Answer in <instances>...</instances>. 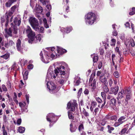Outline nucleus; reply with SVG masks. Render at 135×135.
<instances>
[{
	"label": "nucleus",
	"mask_w": 135,
	"mask_h": 135,
	"mask_svg": "<svg viewBox=\"0 0 135 135\" xmlns=\"http://www.w3.org/2000/svg\"><path fill=\"white\" fill-rule=\"evenodd\" d=\"M65 67L62 66H60L59 67H57L55 69L54 71L51 70V67H50L49 69L46 76V79L50 80L52 78L54 79L56 78V76L59 73L61 75H64L65 74L64 71Z\"/></svg>",
	"instance_id": "1"
},
{
	"label": "nucleus",
	"mask_w": 135,
	"mask_h": 135,
	"mask_svg": "<svg viewBox=\"0 0 135 135\" xmlns=\"http://www.w3.org/2000/svg\"><path fill=\"white\" fill-rule=\"evenodd\" d=\"M29 21L31 26L35 30L39 32H43L44 28L42 27L38 26V22L36 18L31 17Z\"/></svg>",
	"instance_id": "2"
},
{
	"label": "nucleus",
	"mask_w": 135,
	"mask_h": 135,
	"mask_svg": "<svg viewBox=\"0 0 135 135\" xmlns=\"http://www.w3.org/2000/svg\"><path fill=\"white\" fill-rule=\"evenodd\" d=\"M95 19V15L93 13H89L85 16V22L87 24L92 25Z\"/></svg>",
	"instance_id": "3"
},
{
	"label": "nucleus",
	"mask_w": 135,
	"mask_h": 135,
	"mask_svg": "<svg viewBox=\"0 0 135 135\" xmlns=\"http://www.w3.org/2000/svg\"><path fill=\"white\" fill-rule=\"evenodd\" d=\"M23 33L27 34L28 38V40L32 39L33 37L35 36V32L32 31L31 27L28 26L25 28Z\"/></svg>",
	"instance_id": "4"
},
{
	"label": "nucleus",
	"mask_w": 135,
	"mask_h": 135,
	"mask_svg": "<svg viewBox=\"0 0 135 135\" xmlns=\"http://www.w3.org/2000/svg\"><path fill=\"white\" fill-rule=\"evenodd\" d=\"M43 36L41 34H38L36 36H34L33 37L32 39L28 40V42L30 44L37 43L40 42Z\"/></svg>",
	"instance_id": "5"
},
{
	"label": "nucleus",
	"mask_w": 135,
	"mask_h": 135,
	"mask_svg": "<svg viewBox=\"0 0 135 135\" xmlns=\"http://www.w3.org/2000/svg\"><path fill=\"white\" fill-rule=\"evenodd\" d=\"M125 92L126 95L125 101L123 102V105H126L128 104V101L131 98L132 96L131 91L129 88L125 89Z\"/></svg>",
	"instance_id": "6"
},
{
	"label": "nucleus",
	"mask_w": 135,
	"mask_h": 135,
	"mask_svg": "<svg viewBox=\"0 0 135 135\" xmlns=\"http://www.w3.org/2000/svg\"><path fill=\"white\" fill-rule=\"evenodd\" d=\"M77 105V104L75 101H74L72 103H71L70 102L68 103L67 105V108L68 109L71 108V111H74L75 110V108Z\"/></svg>",
	"instance_id": "7"
},
{
	"label": "nucleus",
	"mask_w": 135,
	"mask_h": 135,
	"mask_svg": "<svg viewBox=\"0 0 135 135\" xmlns=\"http://www.w3.org/2000/svg\"><path fill=\"white\" fill-rule=\"evenodd\" d=\"M126 119L125 116L121 117L118 120V122L115 123L114 125L115 127H118L125 122V119Z\"/></svg>",
	"instance_id": "8"
},
{
	"label": "nucleus",
	"mask_w": 135,
	"mask_h": 135,
	"mask_svg": "<svg viewBox=\"0 0 135 135\" xmlns=\"http://www.w3.org/2000/svg\"><path fill=\"white\" fill-rule=\"evenodd\" d=\"M47 87L50 91H52L56 88V86L53 82L48 81L47 84Z\"/></svg>",
	"instance_id": "9"
},
{
	"label": "nucleus",
	"mask_w": 135,
	"mask_h": 135,
	"mask_svg": "<svg viewBox=\"0 0 135 135\" xmlns=\"http://www.w3.org/2000/svg\"><path fill=\"white\" fill-rule=\"evenodd\" d=\"M50 116H52V118H49L48 117H47L46 118L47 120L48 121L50 122V124L52 123H54L55 122V115L53 113H50ZM50 126H51L50 124Z\"/></svg>",
	"instance_id": "10"
},
{
	"label": "nucleus",
	"mask_w": 135,
	"mask_h": 135,
	"mask_svg": "<svg viewBox=\"0 0 135 135\" xmlns=\"http://www.w3.org/2000/svg\"><path fill=\"white\" fill-rule=\"evenodd\" d=\"M96 80L95 79H94L90 83H89L90 85L92 87L91 90L92 92L94 91L95 89L96 88Z\"/></svg>",
	"instance_id": "11"
},
{
	"label": "nucleus",
	"mask_w": 135,
	"mask_h": 135,
	"mask_svg": "<svg viewBox=\"0 0 135 135\" xmlns=\"http://www.w3.org/2000/svg\"><path fill=\"white\" fill-rule=\"evenodd\" d=\"M119 90V87L118 86H116L114 87H112L111 88L110 94H114L115 95L117 94Z\"/></svg>",
	"instance_id": "12"
},
{
	"label": "nucleus",
	"mask_w": 135,
	"mask_h": 135,
	"mask_svg": "<svg viewBox=\"0 0 135 135\" xmlns=\"http://www.w3.org/2000/svg\"><path fill=\"white\" fill-rule=\"evenodd\" d=\"M125 93V90H124L123 89H122L121 91L119 92L118 94L117 99H121L122 98L124 97V94Z\"/></svg>",
	"instance_id": "13"
},
{
	"label": "nucleus",
	"mask_w": 135,
	"mask_h": 135,
	"mask_svg": "<svg viewBox=\"0 0 135 135\" xmlns=\"http://www.w3.org/2000/svg\"><path fill=\"white\" fill-rule=\"evenodd\" d=\"M57 53L60 54H62L64 53H66L67 51L66 50L64 49L59 46H57Z\"/></svg>",
	"instance_id": "14"
},
{
	"label": "nucleus",
	"mask_w": 135,
	"mask_h": 135,
	"mask_svg": "<svg viewBox=\"0 0 135 135\" xmlns=\"http://www.w3.org/2000/svg\"><path fill=\"white\" fill-rule=\"evenodd\" d=\"M21 41L20 39H18L16 43V47L18 51H21L22 49L21 47Z\"/></svg>",
	"instance_id": "15"
},
{
	"label": "nucleus",
	"mask_w": 135,
	"mask_h": 135,
	"mask_svg": "<svg viewBox=\"0 0 135 135\" xmlns=\"http://www.w3.org/2000/svg\"><path fill=\"white\" fill-rule=\"evenodd\" d=\"M16 0H9L8 1L6 4V6L7 7H10L13 3L16 2Z\"/></svg>",
	"instance_id": "16"
},
{
	"label": "nucleus",
	"mask_w": 135,
	"mask_h": 135,
	"mask_svg": "<svg viewBox=\"0 0 135 135\" xmlns=\"http://www.w3.org/2000/svg\"><path fill=\"white\" fill-rule=\"evenodd\" d=\"M14 44V42L12 40H9L8 43L5 44L4 46L6 47H8L9 46H12Z\"/></svg>",
	"instance_id": "17"
},
{
	"label": "nucleus",
	"mask_w": 135,
	"mask_h": 135,
	"mask_svg": "<svg viewBox=\"0 0 135 135\" xmlns=\"http://www.w3.org/2000/svg\"><path fill=\"white\" fill-rule=\"evenodd\" d=\"M14 25L16 26H19L20 25L21 21L20 20H18L17 18L16 17L14 20Z\"/></svg>",
	"instance_id": "18"
},
{
	"label": "nucleus",
	"mask_w": 135,
	"mask_h": 135,
	"mask_svg": "<svg viewBox=\"0 0 135 135\" xmlns=\"http://www.w3.org/2000/svg\"><path fill=\"white\" fill-rule=\"evenodd\" d=\"M99 80L102 83H104V84L107 83L108 84V81L107 79L105 76L102 77L101 76L100 77Z\"/></svg>",
	"instance_id": "19"
},
{
	"label": "nucleus",
	"mask_w": 135,
	"mask_h": 135,
	"mask_svg": "<svg viewBox=\"0 0 135 135\" xmlns=\"http://www.w3.org/2000/svg\"><path fill=\"white\" fill-rule=\"evenodd\" d=\"M91 56L93 58L94 62H96L98 61L99 58L98 56H95L94 54H93L91 55Z\"/></svg>",
	"instance_id": "20"
},
{
	"label": "nucleus",
	"mask_w": 135,
	"mask_h": 135,
	"mask_svg": "<svg viewBox=\"0 0 135 135\" xmlns=\"http://www.w3.org/2000/svg\"><path fill=\"white\" fill-rule=\"evenodd\" d=\"M46 59H44L43 58L41 59L42 61L44 63H48L49 61L48 60L49 59V55H47V56H46Z\"/></svg>",
	"instance_id": "21"
},
{
	"label": "nucleus",
	"mask_w": 135,
	"mask_h": 135,
	"mask_svg": "<svg viewBox=\"0 0 135 135\" xmlns=\"http://www.w3.org/2000/svg\"><path fill=\"white\" fill-rule=\"evenodd\" d=\"M47 55H49V56H50L51 57L53 58H56L57 57V56L56 54V52H52L50 54H48Z\"/></svg>",
	"instance_id": "22"
},
{
	"label": "nucleus",
	"mask_w": 135,
	"mask_h": 135,
	"mask_svg": "<svg viewBox=\"0 0 135 135\" xmlns=\"http://www.w3.org/2000/svg\"><path fill=\"white\" fill-rule=\"evenodd\" d=\"M95 76V72H94L92 74H91V76L90 77L89 83H91L92 81V80L93 79V78Z\"/></svg>",
	"instance_id": "23"
},
{
	"label": "nucleus",
	"mask_w": 135,
	"mask_h": 135,
	"mask_svg": "<svg viewBox=\"0 0 135 135\" xmlns=\"http://www.w3.org/2000/svg\"><path fill=\"white\" fill-rule=\"evenodd\" d=\"M25 130V127H18V131L20 133H23Z\"/></svg>",
	"instance_id": "24"
},
{
	"label": "nucleus",
	"mask_w": 135,
	"mask_h": 135,
	"mask_svg": "<svg viewBox=\"0 0 135 135\" xmlns=\"http://www.w3.org/2000/svg\"><path fill=\"white\" fill-rule=\"evenodd\" d=\"M5 30L6 31V33L9 36H12V34L11 33L12 32V27H10L9 28V30L7 31L6 30V29H5Z\"/></svg>",
	"instance_id": "25"
},
{
	"label": "nucleus",
	"mask_w": 135,
	"mask_h": 135,
	"mask_svg": "<svg viewBox=\"0 0 135 135\" xmlns=\"http://www.w3.org/2000/svg\"><path fill=\"white\" fill-rule=\"evenodd\" d=\"M107 83L104 84L105 86L103 87L104 91L105 93H107L109 91V89L107 86Z\"/></svg>",
	"instance_id": "26"
},
{
	"label": "nucleus",
	"mask_w": 135,
	"mask_h": 135,
	"mask_svg": "<svg viewBox=\"0 0 135 135\" xmlns=\"http://www.w3.org/2000/svg\"><path fill=\"white\" fill-rule=\"evenodd\" d=\"M28 74V71H26L24 74L23 73V78L24 80H26L27 79Z\"/></svg>",
	"instance_id": "27"
},
{
	"label": "nucleus",
	"mask_w": 135,
	"mask_h": 135,
	"mask_svg": "<svg viewBox=\"0 0 135 135\" xmlns=\"http://www.w3.org/2000/svg\"><path fill=\"white\" fill-rule=\"evenodd\" d=\"M43 21L45 27H46V28H48L49 26L47 24V21L46 19L45 18H44L43 20Z\"/></svg>",
	"instance_id": "28"
},
{
	"label": "nucleus",
	"mask_w": 135,
	"mask_h": 135,
	"mask_svg": "<svg viewBox=\"0 0 135 135\" xmlns=\"http://www.w3.org/2000/svg\"><path fill=\"white\" fill-rule=\"evenodd\" d=\"M35 8L36 10H39L40 11L41 13L43 11V8L41 6L38 5V7H37V5H36Z\"/></svg>",
	"instance_id": "29"
},
{
	"label": "nucleus",
	"mask_w": 135,
	"mask_h": 135,
	"mask_svg": "<svg viewBox=\"0 0 135 135\" xmlns=\"http://www.w3.org/2000/svg\"><path fill=\"white\" fill-rule=\"evenodd\" d=\"M9 55L8 54H6L3 55L1 56V57L6 60L9 57Z\"/></svg>",
	"instance_id": "30"
},
{
	"label": "nucleus",
	"mask_w": 135,
	"mask_h": 135,
	"mask_svg": "<svg viewBox=\"0 0 135 135\" xmlns=\"http://www.w3.org/2000/svg\"><path fill=\"white\" fill-rule=\"evenodd\" d=\"M2 130L3 131V135H7V131L5 127H2Z\"/></svg>",
	"instance_id": "31"
},
{
	"label": "nucleus",
	"mask_w": 135,
	"mask_h": 135,
	"mask_svg": "<svg viewBox=\"0 0 135 135\" xmlns=\"http://www.w3.org/2000/svg\"><path fill=\"white\" fill-rule=\"evenodd\" d=\"M83 113L84 115L87 117L89 116V114L88 113V112H87L84 109L83 112Z\"/></svg>",
	"instance_id": "32"
},
{
	"label": "nucleus",
	"mask_w": 135,
	"mask_h": 135,
	"mask_svg": "<svg viewBox=\"0 0 135 135\" xmlns=\"http://www.w3.org/2000/svg\"><path fill=\"white\" fill-rule=\"evenodd\" d=\"M117 119V117L116 115L110 116V120L116 121Z\"/></svg>",
	"instance_id": "33"
},
{
	"label": "nucleus",
	"mask_w": 135,
	"mask_h": 135,
	"mask_svg": "<svg viewBox=\"0 0 135 135\" xmlns=\"http://www.w3.org/2000/svg\"><path fill=\"white\" fill-rule=\"evenodd\" d=\"M74 85L75 86H77L79 84L80 81L79 80H76V78L75 79V80L74 81Z\"/></svg>",
	"instance_id": "34"
},
{
	"label": "nucleus",
	"mask_w": 135,
	"mask_h": 135,
	"mask_svg": "<svg viewBox=\"0 0 135 135\" xmlns=\"http://www.w3.org/2000/svg\"><path fill=\"white\" fill-rule=\"evenodd\" d=\"M40 1L43 5H45L49 2L48 0H40Z\"/></svg>",
	"instance_id": "35"
},
{
	"label": "nucleus",
	"mask_w": 135,
	"mask_h": 135,
	"mask_svg": "<svg viewBox=\"0 0 135 135\" xmlns=\"http://www.w3.org/2000/svg\"><path fill=\"white\" fill-rule=\"evenodd\" d=\"M116 102V100L114 98H113V99H112L111 100V103H112L114 105H115Z\"/></svg>",
	"instance_id": "36"
},
{
	"label": "nucleus",
	"mask_w": 135,
	"mask_h": 135,
	"mask_svg": "<svg viewBox=\"0 0 135 135\" xmlns=\"http://www.w3.org/2000/svg\"><path fill=\"white\" fill-rule=\"evenodd\" d=\"M116 43V40L114 39H112L111 40V42L110 45L111 46H114L115 45Z\"/></svg>",
	"instance_id": "37"
},
{
	"label": "nucleus",
	"mask_w": 135,
	"mask_h": 135,
	"mask_svg": "<svg viewBox=\"0 0 135 135\" xmlns=\"http://www.w3.org/2000/svg\"><path fill=\"white\" fill-rule=\"evenodd\" d=\"M49 2H48V3H47L46 4V7L48 10H50L51 9V6L50 4L49 5Z\"/></svg>",
	"instance_id": "38"
},
{
	"label": "nucleus",
	"mask_w": 135,
	"mask_h": 135,
	"mask_svg": "<svg viewBox=\"0 0 135 135\" xmlns=\"http://www.w3.org/2000/svg\"><path fill=\"white\" fill-rule=\"evenodd\" d=\"M25 104L22 102H20L19 103V105L22 109L23 107L25 106L26 105L25 103H24Z\"/></svg>",
	"instance_id": "39"
},
{
	"label": "nucleus",
	"mask_w": 135,
	"mask_h": 135,
	"mask_svg": "<svg viewBox=\"0 0 135 135\" xmlns=\"http://www.w3.org/2000/svg\"><path fill=\"white\" fill-rule=\"evenodd\" d=\"M14 95H15V97H14V98H13V100L14 102H15V103H16L17 104H18V101L16 99V98L17 97V96L16 94V93H14Z\"/></svg>",
	"instance_id": "40"
},
{
	"label": "nucleus",
	"mask_w": 135,
	"mask_h": 135,
	"mask_svg": "<svg viewBox=\"0 0 135 135\" xmlns=\"http://www.w3.org/2000/svg\"><path fill=\"white\" fill-rule=\"evenodd\" d=\"M76 129H77V127H70V129L71 132H73L75 131Z\"/></svg>",
	"instance_id": "41"
},
{
	"label": "nucleus",
	"mask_w": 135,
	"mask_h": 135,
	"mask_svg": "<svg viewBox=\"0 0 135 135\" xmlns=\"http://www.w3.org/2000/svg\"><path fill=\"white\" fill-rule=\"evenodd\" d=\"M68 115L69 118L70 119H73V116L72 115L71 113L70 112H68Z\"/></svg>",
	"instance_id": "42"
},
{
	"label": "nucleus",
	"mask_w": 135,
	"mask_h": 135,
	"mask_svg": "<svg viewBox=\"0 0 135 135\" xmlns=\"http://www.w3.org/2000/svg\"><path fill=\"white\" fill-rule=\"evenodd\" d=\"M108 132L110 133H112V131H113L114 129L113 127H108Z\"/></svg>",
	"instance_id": "43"
},
{
	"label": "nucleus",
	"mask_w": 135,
	"mask_h": 135,
	"mask_svg": "<svg viewBox=\"0 0 135 135\" xmlns=\"http://www.w3.org/2000/svg\"><path fill=\"white\" fill-rule=\"evenodd\" d=\"M113 75L114 76L117 78H118L119 76L118 73L117 71L115 72L113 74Z\"/></svg>",
	"instance_id": "44"
},
{
	"label": "nucleus",
	"mask_w": 135,
	"mask_h": 135,
	"mask_svg": "<svg viewBox=\"0 0 135 135\" xmlns=\"http://www.w3.org/2000/svg\"><path fill=\"white\" fill-rule=\"evenodd\" d=\"M101 95L103 98L104 100H105L106 99V97H105V94L104 92H102L101 93Z\"/></svg>",
	"instance_id": "45"
},
{
	"label": "nucleus",
	"mask_w": 135,
	"mask_h": 135,
	"mask_svg": "<svg viewBox=\"0 0 135 135\" xmlns=\"http://www.w3.org/2000/svg\"><path fill=\"white\" fill-rule=\"evenodd\" d=\"M115 51L118 53V54L119 55L120 57L121 56V55L120 54V51H119V49L118 47H117L115 49Z\"/></svg>",
	"instance_id": "46"
},
{
	"label": "nucleus",
	"mask_w": 135,
	"mask_h": 135,
	"mask_svg": "<svg viewBox=\"0 0 135 135\" xmlns=\"http://www.w3.org/2000/svg\"><path fill=\"white\" fill-rule=\"evenodd\" d=\"M11 25L12 26V27H12V28H13V30H17V26L16 25H14V24L13 23H11Z\"/></svg>",
	"instance_id": "47"
},
{
	"label": "nucleus",
	"mask_w": 135,
	"mask_h": 135,
	"mask_svg": "<svg viewBox=\"0 0 135 135\" xmlns=\"http://www.w3.org/2000/svg\"><path fill=\"white\" fill-rule=\"evenodd\" d=\"M91 106L94 108L97 105V103L95 101H93L91 103Z\"/></svg>",
	"instance_id": "48"
},
{
	"label": "nucleus",
	"mask_w": 135,
	"mask_h": 135,
	"mask_svg": "<svg viewBox=\"0 0 135 135\" xmlns=\"http://www.w3.org/2000/svg\"><path fill=\"white\" fill-rule=\"evenodd\" d=\"M2 88L3 90L4 91H7V89L4 85L3 84L2 86Z\"/></svg>",
	"instance_id": "49"
},
{
	"label": "nucleus",
	"mask_w": 135,
	"mask_h": 135,
	"mask_svg": "<svg viewBox=\"0 0 135 135\" xmlns=\"http://www.w3.org/2000/svg\"><path fill=\"white\" fill-rule=\"evenodd\" d=\"M84 94L86 95H88L89 94V91L88 89L85 88L84 91Z\"/></svg>",
	"instance_id": "50"
},
{
	"label": "nucleus",
	"mask_w": 135,
	"mask_h": 135,
	"mask_svg": "<svg viewBox=\"0 0 135 135\" xmlns=\"http://www.w3.org/2000/svg\"><path fill=\"white\" fill-rule=\"evenodd\" d=\"M72 28L71 27H70L69 28L67 27L66 28V32L67 33H69L71 30Z\"/></svg>",
	"instance_id": "51"
},
{
	"label": "nucleus",
	"mask_w": 135,
	"mask_h": 135,
	"mask_svg": "<svg viewBox=\"0 0 135 135\" xmlns=\"http://www.w3.org/2000/svg\"><path fill=\"white\" fill-rule=\"evenodd\" d=\"M82 91V88H80L78 92V96H80Z\"/></svg>",
	"instance_id": "52"
},
{
	"label": "nucleus",
	"mask_w": 135,
	"mask_h": 135,
	"mask_svg": "<svg viewBox=\"0 0 135 135\" xmlns=\"http://www.w3.org/2000/svg\"><path fill=\"white\" fill-rule=\"evenodd\" d=\"M96 100L99 103H101L102 102V99L99 97H97L96 99Z\"/></svg>",
	"instance_id": "53"
},
{
	"label": "nucleus",
	"mask_w": 135,
	"mask_h": 135,
	"mask_svg": "<svg viewBox=\"0 0 135 135\" xmlns=\"http://www.w3.org/2000/svg\"><path fill=\"white\" fill-rule=\"evenodd\" d=\"M109 84L110 86H111L113 83V81L112 79H110L109 81Z\"/></svg>",
	"instance_id": "54"
},
{
	"label": "nucleus",
	"mask_w": 135,
	"mask_h": 135,
	"mask_svg": "<svg viewBox=\"0 0 135 135\" xmlns=\"http://www.w3.org/2000/svg\"><path fill=\"white\" fill-rule=\"evenodd\" d=\"M103 64L102 62H100L98 64V67L99 69H100L102 68V66Z\"/></svg>",
	"instance_id": "55"
},
{
	"label": "nucleus",
	"mask_w": 135,
	"mask_h": 135,
	"mask_svg": "<svg viewBox=\"0 0 135 135\" xmlns=\"http://www.w3.org/2000/svg\"><path fill=\"white\" fill-rule=\"evenodd\" d=\"M17 124L18 126L20 125L21 122V119H18L17 121Z\"/></svg>",
	"instance_id": "56"
},
{
	"label": "nucleus",
	"mask_w": 135,
	"mask_h": 135,
	"mask_svg": "<svg viewBox=\"0 0 135 135\" xmlns=\"http://www.w3.org/2000/svg\"><path fill=\"white\" fill-rule=\"evenodd\" d=\"M113 98V97L111 95H108L107 96V99H112Z\"/></svg>",
	"instance_id": "57"
},
{
	"label": "nucleus",
	"mask_w": 135,
	"mask_h": 135,
	"mask_svg": "<svg viewBox=\"0 0 135 135\" xmlns=\"http://www.w3.org/2000/svg\"><path fill=\"white\" fill-rule=\"evenodd\" d=\"M126 131V128H124L121 130V133L122 134H123L125 133Z\"/></svg>",
	"instance_id": "58"
},
{
	"label": "nucleus",
	"mask_w": 135,
	"mask_h": 135,
	"mask_svg": "<svg viewBox=\"0 0 135 135\" xmlns=\"http://www.w3.org/2000/svg\"><path fill=\"white\" fill-rule=\"evenodd\" d=\"M25 96L27 101L28 103V104L29 102V95H26Z\"/></svg>",
	"instance_id": "59"
},
{
	"label": "nucleus",
	"mask_w": 135,
	"mask_h": 135,
	"mask_svg": "<svg viewBox=\"0 0 135 135\" xmlns=\"http://www.w3.org/2000/svg\"><path fill=\"white\" fill-rule=\"evenodd\" d=\"M113 36H116L117 35V31L114 30V31L113 32Z\"/></svg>",
	"instance_id": "60"
},
{
	"label": "nucleus",
	"mask_w": 135,
	"mask_h": 135,
	"mask_svg": "<svg viewBox=\"0 0 135 135\" xmlns=\"http://www.w3.org/2000/svg\"><path fill=\"white\" fill-rule=\"evenodd\" d=\"M125 25L126 27H129L130 26V24L128 22H126V23L125 24Z\"/></svg>",
	"instance_id": "61"
},
{
	"label": "nucleus",
	"mask_w": 135,
	"mask_h": 135,
	"mask_svg": "<svg viewBox=\"0 0 135 135\" xmlns=\"http://www.w3.org/2000/svg\"><path fill=\"white\" fill-rule=\"evenodd\" d=\"M29 69H32L33 68V65L32 64H30L27 66Z\"/></svg>",
	"instance_id": "62"
},
{
	"label": "nucleus",
	"mask_w": 135,
	"mask_h": 135,
	"mask_svg": "<svg viewBox=\"0 0 135 135\" xmlns=\"http://www.w3.org/2000/svg\"><path fill=\"white\" fill-rule=\"evenodd\" d=\"M59 83L61 84H63L64 83V80L63 79H61L59 81Z\"/></svg>",
	"instance_id": "63"
},
{
	"label": "nucleus",
	"mask_w": 135,
	"mask_h": 135,
	"mask_svg": "<svg viewBox=\"0 0 135 135\" xmlns=\"http://www.w3.org/2000/svg\"><path fill=\"white\" fill-rule=\"evenodd\" d=\"M93 128L90 129L89 130H88V131L87 133L88 134H89L90 133H92V132H93Z\"/></svg>",
	"instance_id": "64"
}]
</instances>
